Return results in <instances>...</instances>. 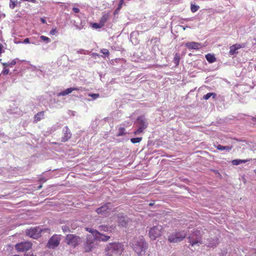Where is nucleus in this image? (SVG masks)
<instances>
[{"mask_svg":"<svg viewBox=\"0 0 256 256\" xmlns=\"http://www.w3.org/2000/svg\"><path fill=\"white\" fill-rule=\"evenodd\" d=\"M66 242L68 245L75 248L82 243V239L75 234H68L66 236Z\"/></svg>","mask_w":256,"mask_h":256,"instance_id":"20e7f679","label":"nucleus"},{"mask_svg":"<svg viewBox=\"0 0 256 256\" xmlns=\"http://www.w3.org/2000/svg\"><path fill=\"white\" fill-rule=\"evenodd\" d=\"M124 3V0H120L119 2V4L118 7L117 8V10H120L122 8V6Z\"/></svg>","mask_w":256,"mask_h":256,"instance_id":"4c0bfd02","label":"nucleus"},{"mask_svg":"<svg viewBox=\"0 0 256 256\" xmlns=\"http://www.w3.org/2000/svg\"><path fill=\"white\" fill-rule=\"evenodd\" d=\"M2 48H3V46L2 44H0V55L2 54ZM3 52H4V51H3Z\"/></svg>","mask_w":256,"mask_h":256,"instance_id":"49530a36","label":"nucleus"},{"mask_svg":"<svg viewBox=\"0 0 256 256\" xmlns=\"http://www.w3.org/2000/svg\"><path fill=\"white\" fill-rule=\"evenodd\" d=\"M9 72H10L9 70L6 68V67H4V68L2 72V74H4V75H7L8 74Z\"/></svg>","mask_w":256,"mask_h":256,"instance_id":"e433bc0d","label":"nucleus"},{"mask_svg":"<svg viewBox=\"0 0 256 256\" xmlns=\"http://www.w3.org/2000/svg\"><path fill=\"white\" fill-rule=\"evenodd\" d=\"M185 46L188 49V50H200L202 47V44L200 43L197 42H188L186 44Z\"/></svg>","mask_w":256,"mask_h":256,"instance_id":"dca6fc26","label":"nucleus"},{"mask_svg":"<svg viewBox=\"0 0 256 256\" xmlns=\"http://www.w3.org/2000/svg\"><path fill=\"white\" fill-rule=\"evenodd\" d=\"M42 230L39 227H35L27 230L26 232V234L34 239H37L41 236Z\"/></svg>","mask_w":256,"mask_h":256,"instance_id":"6e6552de","label":"nucleus"},{"mask_svg":"<svg viewBox=\"0 0 256 256\" xmlns=\"http://www.w3.org/2000/svg\"><path fill=\"white\" fill-rule=\"evenodd\" d=\"M186 236L184 231L175 232L168 236V240L171 243H177L182 241Z\"/></svg>","mask_w":256,"mask_h":256,"instance_id":"39448f33","label":"nucleus"},{"mask_svg":"<svg viewBox=\"0 0 256 256\" xmlns=\"http://www.w3.org/2000/svg\"><path fill=\"white\" fill-rule=\"evenodd\" d=\"M252 124L253 125L256 124V116L252 118Z\"/></svg>","mask_w":256,"mask_h":256,"instance_id":"ea45409f","label":"nucleus"},{"mask_svg":"<svg viewBox=\"0 0 256 256\" xmlns=\"http://www.w3.org/2000/svg\"><path fill=\"white\" fill-rule=\"evenodd\" d=\"M92 26L94 28L97 29V28H101L103 26L100 22L99 23L94 22V23L92 24Z\"/></svg>","mask_w":256,"mask_h":256,"instance_id":"2f4dec72","label":"nucleus"},{"mask_svg":"<svg viewBox=\"0 0 256 256\" xmlns=\"http://www.w3.org/2000/svg\"><path fill=\"white\" fill-rule=\"evenodd\" d=\"M180 60V56L178 53H176L174 58V62L176 64L178 65Z\"/></svg>","mask_w":256,"mask_h":256,"instance_id":"393cba45","label":"nucleus"},{"mask_svg":"<svg viewBox=\"0 0 256 256\" xmlns=\"http://www.w3.org/2000/svg\"><path fill=\"white\" fill-rule=\"evenodd\" d=\"M211 94H212L211 96H212L213 98H215L216 97V94L214 92H211Z\"/></svg>","mask_w":256,"mask_h":256,"instance_id":"de8ad7c7","label":"nucleus"},{"mask_svg":"<svg viewBox=\"0 0 256 256\" xmlns=\"http://www.w3.org/2000/svg\"><path fill=\"white\" fill-rule=\"evenodd\" d=\"M124 250V246L122 243L114 242L106 245L104 249V253L106 256H120Z\"/></svg>","mask_w":256,"mask_h":256,"instance_id":"f257e3e1","label":"nucleus"},{"mask_svg":"<svg viewBox=\"0 0 256 256\" xmlns=\"http://www.w3.org/2000/svg\"><path fill=\"white\" fill-rule=\"evenodd\" d=\"M17 4L16 0H10V7L12 9H14Z\"/></svg>","mask_w":256,"mask_h":256,"instance_id":"7c9ffc66","label":"nucleus"},{"mask_svg":"<svg viewBox=\"0 0 256 256\" xmlns=\"http://www.w3.org/2000/svg\"><path fill=\"white\" fill-rule=\"evenodd\" d=\"M62 132L64 136L62 138V142H66L71 138L72 134L67 126L64 127Z\"/></svg>","mask_w":256,"mask_h":256,"instance_id":"4468645a","label":"nucleus"},{"mask_svg":"<svg viewBox=\"0 0 256 256\" xmlns=\"http://www.w3.org/2000/svg\"><path fill=\"white\" fill-rule=\"evenodd\" d=\"M41 230H42V232H48V233H50V229L48 228L41 229Z\"/></svg>","mask_w":256,"mask_h":256,"instance_id":"c03bdc74","label":"nucleus"},{"mask_svg":"<svg viewBox=\"0 0 256 256\" xmlns=\"http://www.w3.org/2000/svg\"><path fill=\"white\" fill-rule=\"evenodd\" d=\"M142 138H136L130 139V142L133 144L139 143L142 140Z\"/></svg>","mask_w":256,"mask_h":256,"instance_id":"c85d7f7f","label":"nucleus"},{"mask_svg":"<svg viewBox=\"0 0 256 256\" xmlns=\"http://www.w3.org/2000/svg\"><path fill=\"white\" fill-rule=\"evenodd\" d=\"M250 160H239V159H236V160H232V163L233 165H236V166H237V165H238L240 164H242V163H246L248 162H249Z\"/></svg>","mask_w":256,"mask_h":256,"instance_id":"5701e85b","label":"nucleus"},{"mask_svg":"<svg viewBox=\"0 0 256 256\" xmlns=\"http://www.w3.org/2000/svg\"><path fill=\"white\" fill-rule=\"evenodd\" d=\"M72 10H73V12H75V13H78V12H80V10H79V8H75V7H74V8H72Z\"/></svg>","mask_w":256,"mask_h":256,"instance_id":"37998d69","label":"nucleus"},{"mask_svg":"<svg viewBox=\"0 0 256 256\" xmlns=\"http://www.w3.org/2000/svg\"><path fill=\"white\" fill-rule=\"evenodd\" d=\"M145 129L146 128L138 126V128L136 131L134 132V135L139 134L143 132Z\"/></svg>","mask_w":256,"mask_h":256,"instance_id":"cd10ccee","label":"nucleus"},{"mask_svg":"<svg viewBox=\"0 0 256 256\" xmlns=\"http://www.w3.org/2000/svg\"><path fill=\"white\" fill-rule=\"evenodd\" d=\"M211 95H212L211 92L208 93L206 94L204 96L203 98L204 100H207L210 98V97L211 96Z\"/></svg>","mask_w":256,"mask_h":256,"instance_id":"58836bf2","label":"nucleus"},{"mask_svg":"<svg viewBox=\"0 0 256 256\" xmlns=\"http://www.w3.org/2000/svg\"><path fill=\"white\" fill-rule=\"evenodd\" d=\"M24 256H34L32 254L28 253V254H26Z\"/></svg>","mask_w":256,"mask_h":256,"instance_id":"8fccbe9b","label":"nucleus"},{"mask_svg":"<svg viewBox=\"0 0 256 256\" xmlns=\"http://www.w3.org/2000/svg\"><path fill=\"white\" fill-rule=\"evenodd\" d=\"M130 244L133 250L138 256L144 255L148 248V244L142 236L134 238Z\"/></svg>","mask_w":256,"mask_h":256,"instance_id":"f03ea898","label":"nucleus"},{"mask_svg":"<svg viewBox=\"0 0 256 256\" xmlns=\"http://www.w3.org/2000/svg\"><path fill=\"white\" fill-rule=\"evenodd\" d=\"M109 16H110L108 13L104 14L101 17L99 22L101 24L102 26H104L106 22L108 20Z\"/></svg>","mask_w":256,"mask_h":256,"instance_id":"412c9836","label":"nucleus"},{"mask_svg":"<svg viewBox=\"0 0 256 256\" xmlns=\"http://www.w3.org/2000/svg\"><path fill=\"white\" fill-rule=\"evenodd\" d=\"M99 94H89V96L92 98L93 99L95 100L99 97Z\"/></svg>","mask_w":256,"mask_h":256,"instance_id":"f704fd0d","label":"nucleus"},{"mask_svg":"<svg viewBox=\"0 0 256 256\" xmlns=\"http://www.w3.org/2000/svg\"><path fill=\"white\" fill-rule=\"evenodd\" d=\"M126 134L125 128H120L118 129V132L116 134L117 136H124Z\"/></svg>","mask_w":256,"mask_h":256,"instance_id":"a878e982","label":"nucleus"},{"mask_svg":"<svg viewBox=\"0 0 256 256\" xmlns=\"http://www.w3.org/2000/svg\"><path fill=\"white\" fill-rule=\"evenodd\" d=\"M40 21L42 22V24H46V20H45L44 18H42L40 19Z\"/></svg>","mask_w":256,"mask_h":256,"instance_id":"09e8293b","label":"nucleus"},{"mask_svg":"<svg viewBox=\"0 0 256 256\" xmlns=\"http://www.w3.org/2000/svg\"><path fill=\"white\" fill-rule=\"evenodd\" d=\"M246 46L244 44H236L230 46V48L229 54L233 56L238 53L237 50L240 48H244Z\"/></svg>","mask_w":256,"mask_h":256,"instance_id":"f8f14e48","label":"nucleus"},{"mask_svg":"<svg viewBox=\"0 0 256 256\" xmlns=\"http://www.w3.org/2000/svg\"><path fill=\"white\" fill-rule=\"evenodd\" d=\"M32 246V244L31 242H24L17 244L15 246V248L18 252H24L30 249Z\"/></svg>","mask_w":256,"mask_h":256,"instance_id":"1a4fd4ad","label":"nucleus"},{"mask_svg":"<svg viewBox=\"0 0 256 256\" xmlns=\"http://www.w3.org/2000/svg\"><path fill=\"white\" fill-rule=\"evenodd\" d=\"M128 222V220H126L124 216H118V223L120 226L126 227Z\"/></svg>","mask_w":256,"mask_h":256,"instance_id":"a211bd4d","label":"nucleus"},{"mask_svg":"<svg viewBox=\"0 0 256 256\" xmlns=\"http://www.w3.org/2000/svg\"><path fill=\"white\" fill-rule=\"evenodd\" d=\"M254 173L256 174V170H254Z\"/></svg>","mask_w":256,"mask_h":256,"instance_id":"603ef678","label":"nucleus"},{"mask_svg":"<svg viewBox=\"0 0 256 256\" xmlns=\"http://www.w3.org/2000/svg\"><path fill=\"white\" fill-rule=\"evenodd\" d=\"M60 236L54 234L48 240L47 244V247L50 248H54L58 246L60 242Z\"/></svg>","mask_w":256,"mask_h":256,"instance_id":"9d476101","label":"nucleus"},{"mask_svg":"<svg viewBox=\"0 0 256 256\" xmlns=\"http://www.w3.org/2000/svg\"><path fill=\"white\" fill-rule=\"evenodd\" d=\"M16 60H13L10 62H3L2 63V64L4 67H8V66H14L16 64Z\"/></svg>","mask_w":256,"mask_h":256,"instance_id":"b1692460","label":"nucleus"},{"mask_svg":"<svg viewBox=\"0 0 256 256\" xmlns=\"http://www.w3.org/2000/svg\"><path fill=\"white\" fill-rule=\"evenodd\" d=\"M154 202H150V203L149 204V206H154Z\"/></svg>","mask_w":256,"mask_h":256,"instance_id":"3c124183","label":"nucleus"},{"mask_svg":"<svg viewBox=\"0 0 256 256\" xmlns=\"http://www.w3.org/2000/svg\"><path fill=\"white\" fill-rule=\"evenodd\" d=\"M217 150H225V146H222L220 144H218L216 146Z\"/></svg>","mask_w":256,"mask_h":256,"instance_id":"c9c22d12","label":"nucleus"},{"mask_svg":"<svg viewBox=\"0 0 256 256\" xmlns=\"http://www.w3.org/2000/svg\"><path fill=\"white\" fill-rule=\"evenodd\" d=\"M56 28H52V30L50 31V34L52 35H54V34H56Z\"/></svg>","mask_w":256,"mask_h":256,"instance_id":"a19ab883","label":"nucleus"},{"mask_svg":"<svg viewBox=\"0 0 256 256\" xmlns=\"http://www.w3.org/2000/svg\"><path fill=\"white\" fill-rule=\"evenodd\" d=\"M115 228V226H108L105 225H101L98 226V228L101 231H104V232H112V230Z\"/></svg>","mask_w":256,"mask_h":256,"instance_id":"aec40b11","label":"nucleus"},{"mask_svg":"<svg viewBox=\"0 0 256 256\" xmlns=\"http://www.w3.org/2000/svg\"><path fill=\"white\" fill-rule=\"evenodd\" d=\"M86 230L92 234L96 240H98L102 242H107L110 238V236L102 234L98 232L97 230H94L92 228H86Z\"/></svg>","mask_w":256,"mask_h":256,"instance_id":"0eeeda50","label":"nucleus"},{"mask_svg":"<svg viewBox=\"0 0 256 256\" xmlns=\"http://www.w3.org/2000/svg\"><path fill=\"white\" fill-rule=\"evenodd\" d=\"M94 238L92 234H88L86 236V241L84 245V248L85 252H90L94 247Z\"/></svg>","mask_w":256,"mask_h":256,"instance_id":"423d86ee","label":"nucleus"},{"mask_svg":"<svg viewBox=\"0 0 256 256\" xmlns=\"http://www.w3.org/2000/svg\"><path fill=\"white\" fill-rule=\"evenodd\" d=\"M44 118V112L41 111L37 113L34 116V122L36 123Z\"/></svg>","mask_w":256,"mask_h":256,"instance_id":"6ab92c4d","label":"nucleus"},{"mask_svg":"<svg viewBox=\"0 0 256 256\" xmlns=\"http://www.w3.org/2000/svg\"><path fill=\"white\" fill-rule=\"evenodd\" d=\"M206 58L210 63H212L216 61V58H215L214 56L211 54H206Z\"/></svg>","mask_w":256,"mask_h":256,"instance_id":"4be33fe9","label":"nucleus"},{"mask_svg":"<svg viewBox=\"0 0 256 256\" xmlns=\"http://www.w3.org/2000/svg\"><path fill=\"white\" fill-rule=\"evenodd\" d=\"M80 90V88H68L66 90H64L60 92L58 94V96H66V95L71 93L74 90Z\"/></svg>","mask_w":256,"mask_h":256,"instance_id":"f3484780","label":"nucleus"},{"mask_svg":"<svg viewBox=\"0 0 256 256\" xmlns=\"http://www.w3.org/2000/svg\"><path fill=\"white\" fill-rule=\"evenodd\" d=\"M42 188V186H40L38 188Z\"/></svg>","mask_w":256,"mask_h":256,"instance_id":"864d4df0","label":"nucleus"},{"mask_svg":"<svg viewBox=\"0 0 256 256\" xmlns=\"http://www.w3.org/2000/svg\"><path fill=\"white\" fill-rule=\"evenodd\" d=\"M62 230L64 232H70V229L68 226H64L62 227Z\"/></svg>","mask_w":256,"mask_h":256,"instance_id":"72a5a7b5","label":"nucleus"},{"mask_svg":"<svg viewBox=\"0 0 256 256\" xmlns=\"http://www.w3.org/2000/svg\"><path fill=\"white\" fill-rule=\"evenodd\" d=\"M188 242L192 246H199L202 242V234L200 230H196L188 237Z\"/></svg>","mask_w":256,"mask_h":256,"instance_id":"7ed1b4c3","label":"nucleus"},{"mask_svg":"<svg viewBox=\"0 0 256 256\" xmlns=\"http://www.w3.org/2000/svg\"><path fill=\"white\" fill-rule=\"evenodd\" d=\"M23 42L24 44H28L30 43V40L28 38H26L24 40Z\"/></svg>","mask_w":256,"mask_h":256,"instance_id":"a18cd8bd","label":"nucleus"},{"mask_svg":"<svg viewBox=\"0 0 256 256\" xmlns=\"http://www.w3.org/2000/svg\"><path fill=\"white\" fill-rule=\"evenodd\" d=\"M137 123L139 127H142L146 128L148 126V122L147 120L144 116H138L136 120Z\"/></svg>","mask_w":256,"mask_h":256,"instance_id":"2eb2a0df","label":"nucleus"},{"mask_svg":"<svg viewBox=\"0 0 256 256\" xmlns=\"http://www.w3.org/2000/svg\"><path fill=\"white\" fill-rule=\"evenodd\" d=\"M100 52L104 54L106 57H108L110 56V52L106 48L102 49L100 50Z\"/></svg>","mask_w":256,"mask_h":256,"instance_id":"c756f323","label":"nucleus"},{"mask_svg":"<svg viewBox=\"0 0 256 256\" xmlns=\"http://www.w3.org/2000/svg\"><path fill=\"white\" fill-rule=\"evenodd\" d=\"M41 40L45 42L46 43H48L50 42V40L47 36H42L40 37Z\"/></svg>","mask_w":256,"mask_h":256,"instance_id":"473e14b6","label":"nucleus"},{"mask_svg":"<svg viewBox=\"0 0 256 256\" xmlns=\"http://www.w3.org/2000/svg\"><path fill=\"white\" fill-rule=\"evenodd\" d=\"M200 8V6L195 4H191L190 10L192 12H196Z\"/></svg>","mask_w":256,"mask_h":256,"instance_id":"bb28decb","label":"nucleus"},{"mask_svg":"<svg viewBox=\"0 0 256 256\" xmlns=\"http://www.w3.org/2000/svg\"><path fill=\"white\" fill-rule=\"evenodd\" d=\"M232 148V146H225V150H226L228 151L230 150Z\"/></svg>","mask_w":256,"mask_h":256,"instance_id":"79ce46f5","label":"nucleus"},{"mask_svg":"<svg viewBox=\"0 0 256 256\" xmlns=\"http://www.w3.org/2000/svg\"><path fill=\"white\" fill-rule=\"evenodd\" d=\"M183 29L184 30H186V28L185 27H183Z\"/></svg>","mask_w":256,"mask_h":256,"instance_id":"5fc2aeb1","label":"nucleus"},{"mask_svg":"<svg viewBox=\"0 0 256 256\" xmlns=\"http://www.w3.org/2000/svg\"><path fill=\"white\" fill-rule=\"evenodd\" d=\"M160 230L157 226L152 228L149 230V236L151 240H155L159 236Z\"/></svg>","mask_w":256,"mask_h":256,"instance_id":"9b49d317","label":"nucleus"},{"mask_svg":"<svg viewBox=\"0 0 256 256\" xmlns=\"http://www.w3.org/2000/svg\"><path fill=\"white\" fill-rule=\"evenodd\" d=\"M110 203L108 202L102 206L101 207L96 209V212L99 214L105 215L110 211L109 208Z\"/></svg>","mask_w":256,"mask_h":256,"instance_id":"ddd939ff","label":"nucleus"}]
</instances>
